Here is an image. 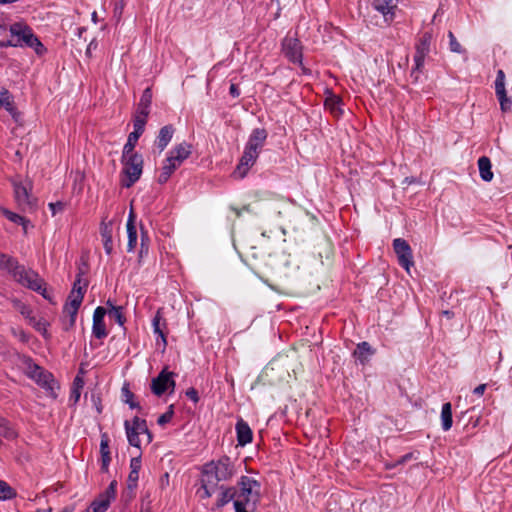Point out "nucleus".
I'll use <instances>...</instances> for the list:
<instances>
[{
  "instance_id": "f257e3e1",
  "label": "nucleus",
  "mask_w": 512,
  "mask_h": 512,
  "mask_svg": "<svg viewBox=\"0 0 512 512\" xmlns=\"http://www.w3.org/2000/svg\"><path fill=\"white\" fill-rule=\"evenodd\" d=\"M237 473L235 462L227 455L213 459L200 468V487L196 495L200 500L212 497L222 483L230 481Z\"/></svg>"
},
{
  "instance_id": "f03ea898",
  "label": "nucleus",
  "mask_w": 512,
  "mask_h": 512,
  "mask_svg": "<svg viewBox=\"0 0 512 512\" xmlns=\"http://www.w3.org/2000/svg\"><path fill=\"white\" fill-rule=\"evenodd\" d=\"M0 269L7 271L18 284L39 293L49 302H53V295L47 290L45 280L33 269H26L16 258L0 253Z\"/></svg>"
},
{
  "instance_id": "7ed1b4c3",
  "label": "nucleus",
  "mask_w": 512,
  "mask_h": 512,
  "mask_svg": "<svg viewBox=\"0 0 512 512\" xmlns=\"http://www.w3.org/2000/svg\"><path fill=\"white\" fill-rule=\"evenodd\" d=\"M235 512H254L260 501L261 484L249 476H241L236 484Z\"/></svg>"
},
{
  "instance_id": "20e7f679",
  "label": "nucleus",
  "mask_w": 512,
  "mask_h": 512,
  "mask_svg": "<svg viewBox=\"0 0 512 512\" xmlns=\"http://www.w3.org/2000/svg\"><path fill=\"white\" fill-rule=\"evenodd\" d=\"M83 273L80 271L74 281L71 292L63 307V313L69 316V327L74 326L78 310L83 302V298L88 285L87 280L82 278Z\"/></svg>"
},
{
  "instance_id": "39448f33",
  "label": "nucleus",
  "mask_w": 512,
  "mask_h": 512,
  "mask_svg": "<svg viewBox=\"0 0 512 512\" xmlns=\"http://www.w3.org/2000/svg\"><path fill=\"white\" fill-rule=\"evenodd\" d=\"M9 31L12 38H16L15 42L21 43L19 47L26 46L32 48L38 55L44 53L45 48L43 44L29 26L21 22H16L10 25Z\"/></svg>"
},
{
  "instance_id": "423d86ee",
  "label": "nucleus",
  "mask_w": 512,
  "mask_h": 512,
  "mask_svg": "<svg viewBox=\"0 0 512 512\" xmlns=\"http://www.w3.org/2000/svg\"><path fill=\"white\" fill-rule=\"evenodd\" d=\"M123 173L125 179L122 186L129 188L133 186L141 177L143 171V158L140 154L122 155Z\"/></svg>"
},
{
  "instance_id": "0eeeda50",
  "label": "nucleus",
  "mask_w": 512,
  "mask_h": 512,
  "mask_svg": "<svg viewBox=\"0 0 512 512\" xmlns=\"http://www.w3.org/2000/svg\"><path fill=\"white\" fill-rule=\"evenodd\" d=\"M175 374L169 372L164 368L157 377L151 381V391L156 396H162L166 392L172 393L175 389L176 383L174 380Z\"/></svg>"
},
{
  "instance_id": "6e6552de",
  "label": "nucleus",
  "mask_w": 512,
  "mask_h": 512,
  "mask_svg": "<svg viewBox=\"0 0 512 512\" xmlns=\"http://www.w3.org/2000/svg\"><path fill=\"white\" fill-rule=\"evenodd\" d=\"M124 427L126 430V435L128 442L131 446L140 448L141 441L139 439V435L147 432V422L144 419H140L135 416L132 420V424L129 421L124 422Z\"/></svg>"
},
{
  "instance_id": "1a4fd4ad",
  "label": "nucleus",
  "mask_w": 512,
  "mask_h": 512,
  "mask_svg": "<svg viewBox=\"0 0 512 512\" xmlns=\"http://www.w3.org/2000/svg\"><path fill=\"white\" fill-rule=\"evenodd\" d=\"M282 52L290 62L302 64V45L297 38L285 37L282 40Z\"/></svg>"
},
{
  "instance_id": "9d476101",
  "label": "nucleus",
  "mask_w": 512,
  "mask_h": 512,
  "mask_svg": "<svg viewBox=\"0 0 512 512\" xmlns=\"http://www.w3.org/2000/svg\"><path fill=\"white\" fill-rule=\"evenodd\" d=\"M393 248L397 255L399 264L409 271L410 266L413 265V256L408 242L402 238H396L393 240Z\"/></svg>"
},
{
  "instance_id": "9b49d317",
  "label": "nucleus",
  "mask_w": 512,
  "mask_h": 512,
  "mask_svg": "<svg viewBox=\"0 0 512 512\" xmlns=\"http://www.w3.org/2000/svg\"><path fill=\"white\" fill-rule=\"evenodd\" d=\"M495 93L499 100L501 110L502 111L510 110L512 102L507 97V94H506L505 74L502 70L497 71V76H496V80H495Z\"/></svg>"
},
{
  "instance_id": "f8f14e48",
  "label": "nucleus",
  "mask_w": 512,
  "mask_h": 512,
  "mask_svg": "<svg viewBox=\"0 0 512 512\" xmlns=\"http://www.w3.org/2000/svg\"><path fill=\"white\" fill-rule=\"evenodd\" d=\"M191 153L192 145L187 142H182L169 151L167 158H169V161L173 162L177 167H180Z\"/></svg>"
},
{
  "instance_id": "ddd939ff",
  "label": "nucleus",
  "mask_w": 512,
  "mask_h": 512,
  "mask_svg": "<svg viewBox=\"0 0 512 512\" xmlns=\"http://www.w3.org/2000/svg\"><path fill=\"white\" fill-rule=\"evenodd\" d=\"M259 153L258 151L250 150V148H244L243 155L236 168V173H238L241 178L245 177L249 169L255 164Z\"/></svg>"
},
{
  "instance_id": "4468645a",
  "label": "nucleus",
  "mask_w": 512,
  "mask_h": 512,
  "mask_svg": "<svg viewBox=\"0 0 512 512\" xmlns=\"http://www.w3.org/2000/svg\"><path fill=\"white\" fill-rule=\"evenodd\" d=\"M107 314V310L98 306L93 313V325L92 333L97 339H103L107 336V330L104 323V317Z\"/></svg>"
},
{
  "instance_id": "2eb2a0df",
  "label": "nucleus",
  "mask_w": 512,
  "mask_h": 512,
  "mask_svg": "<svg viewBox=\"0 0 512 512\" xmlns=\"http://www.w3.org/2000/svg\"><path fill=\"white\" fill-rule=\"evenodd\" d=\"M100 235L103 242V247L107 255H111L113 252V221L107 220V217H103L100 224Z\"/></svg>"
},
{
  "instance_id": "dca6fc26",
  "label": "nucleus",
  "mask_w": 512,
  "mask_h": 512,
  "mask_svg": "<svg viewBox=\"0 0 512 512\" xmlns=\"http://www.w3.org/2000/svg\"><path fill=\"white\" fill-rule=\"evenodd\" d=\"M29 376L40 386L52 389V383L54 382L53 375L42 367L36 364L29 366Z\"/></svg>"
},
{
  "instance_id": "f3484780",
  "label": "nucleus",
  "mask_w": 512,
  "mask_h": 512,
  "mask_svg": "<svg viewBox=\"0 0 512 512\" xmlns=\"http://www.w3.org/2000/svg\"><path fill=\"white\" fill-rule=\"evenodd\" d=\"M267 131L264 128H255L252 130L245 147L250 150L260 152L267 139Z\"/></svg>"
},
{
  "instance_id": "a211bd4d",
  "label": "nucleus",
  "mask_w": 512,
  "mask_h": 512,
  "mask_svg": "<svg viewBox=\"0 0 512 512\" xmlns=\"http://www.w3.org/2000/svg\"><path fill=\"white\" fill-rule=\"evenodd\" d=\"M15 199L20 207L32 208L34 200L30 196L28 188L22 183H14Z\"/></svg>"
},
{
  "instance_id": "6ab92c4d",
  "label": "nucleus",
  "mask_w": 512,
  "mask_h": 512,
  "mask_svg": "<svg viewBox=\"0 0 512 512\" xmlns=\"http://www.w3.org/2000/svg\"><path fill=\"white\" fill-rule=\"evenodd\" d=\"M126 231H127V238H128L127 251L134 252L136 245H137L138 234H137V229H136V225H135V214H134L133 210H131L129 213L127 223H126Z\"/></svg>"
},
{
  "instance_id": "aec40b11",
  "label": "nucleus",
  "mask_w": 512,
  "mask_h": 512,
  "mask_svg": "<svg viewBox=\"0 0 512 512\" xmlns=\"http://www.w3.org/2000/svg\"><path fill=\"white\" fill-rule=\"evenodd\" d=\"M237 441L240 446H245L252 442L253 433L248 423L243 419H239L235 426Z\"/></svg>"
},
{
  "instance_id": "412c9836",
  "label": "nucleus",
  "mask_w": 512,
  "mask_h": 512,
  "mask_svg": "<svg viewBox=\"0 0 512 512\" xmlns=\"http://www.w3.org/2000/svg\"><path fill=\"white\" fill-rule=\"evenodd\" d=\"M395 0H373L372 6L375 10L383 14L385 21L393 20L394 9L396 8Z\"/></svg>"
},
{
  "instance_id": "4be33fe9",
  "label": "nucleus",
  "mask_w": 512,
  "mask_h": 512,
  "mask_svg": "<svg viewBox=\"0 0 512 512\" xmlns=\"http://www.w3.org/2000/svg\"><path fill=\"white\" fill-rule=\"evenodd\" d=\"M375 352V349H373L368 342L363 341L357 344L356 349L353 352V356L360 362V364L365 365L369 362Z\"/></svg>"
},
{
  "instance_id": "5701e85b",
  "label": "nucleus",
  "mask_w": 512,
  "mask_h": 512,
  "mask_svg": "<svg viewBox=\"0 0 512 512\" xmlns=\"http://www.w3.org/2000/svg\"><path fill=\"white\" fill-rule=\"evenodd\" d=\"M218 491H220L217 500H216V507L222 508L226 506L231 501H236V487L234 486H226V485H220V488H218Z\"/></svg>"
},
{
  "instance_id": "b1692460",
  "label": "nucleus",
  "mask_w": 512,
  "mask_h": 512,
  "mask_svg": "<svg viewBox=\"0 0 512 512\" xmlns=\"http://www.w3.org/2000/svg\"><path fill=\"white\" fill-rule=\"evenodd\" d=\"M152 328L154 334H156L158 338H160L163 349H165L167 346L166 335L164 333V329L166 328V321L165 319L162 318V313L160 309L156 312L152 319Z\"/></svg>"
},
{
  "instance_id": "393cba45",
  "label": "nucleus",
  "mask_w": 512,
  "mask_h": 512,
  "mask_svg": "<svg viewBox=\"0 0 512 512\" xmlns=\"http://www.w3.org/2000/svg\"><path fill=\"white\" fill-rule=\"evenodd\" d=\"M174 127L172 125H165L163 126L156 138L155 145L159 149L160 152H162L167 145L170 143L173 134H174Z\"/></svg>"
},
{
  "instance_id": "a878e982",
  "label": "nucleus",
  "mask_w": 512,
  "mask_h": 512,
  "mask_svg": "<svg viewBox=\"0 0 512 512\" xmlns=\"http://www.w3.org/2000/svg\"><path fill=\"white\" fill-rule=\"evenodd\" d=\"M431 40L432 35L429 32L423 33L415 45L414 55L426 57L430 52Z\"/></svg>"
},
{
  "instance_id": "bb28decb",
  "label": "nucleus",
  "mask_w": 512,
  "mask_h": 512,
  "mask_svg": "<svg viewBox=\"0 0 512 512\" xmlns=\"http://www.w3.org/2000/svg\"><path fill=\"white\" fill-rule=\"evenodd\" d=\"M478 169L483 181L490 182L493 179L491 161L487 156H482L478 159Z\"/></svg>"
},
{
  "instance_id": "cd10ccee",
  "label": "nucleus",
  "mask_w": 512,
  "mask_h": 512,
  "mask_svg": "<svg viewBox=\"0 0 512 512\" xmlns=\"http://www.w3.org/2000/svg\"><path fill=\"white\" fill-rule=\"evenodd\" d=\"M0 106L4 107L7 112H9L13 117H15L16 108L14 106V97L5 88H2L0 90Z\"/></svg>"
},
{
  "instance_id": "c85d7f7f",
  "label": "nucleus",
  "mask_w": 512,
  "mask_h": 512,
  "mask_svg": "<svg viewBox=\"0 0 512 512\" xmlns=\"http://www.w3.org/2000/svg\"><path fill=\"white\" fill-rule=\"evenodd\" d=\"M151 103H152V90L150 87H147L141 95L136 112L149 115Z\"/></svg>"
},
{
  "instance_id": "c756f323",
  "label": "nucleus",
  "mask_w": 512,
  "mask_h": 512,
  "mask_svg": "<svg viewBox=\"0 0 512 512\" xmlns=\"http://www.w3.org/2000/svg\"><path fill=\"white\" fill-rule=\"evenodd\" d=\"M17 437V433L10 426L8 420L0 415V446L3 443V439L12 440Z\"/></svg>"
},
{
  "instance_id": "7c9ffc66",
  "label": "nucleus",
  "mask_w": 512,
  "mask_h": 512,
  "mask_svg": "<svg viewBox=\"0 0 512 512\" xmlns=\"http://www.w3.org/2000/svg\"><path fill=\"white\" fill-rule=\"evenodd\" d=\"M452 406L450 402H446L442 405L441 410V426L444 431L450 430L452 427Z\"/></svg>"
},
{
  "instance_id": "2f4dec72",
  "label": "nucleus",
  "mask_w": 512,
  "mask_h": 512,
  "mask_svg": "<svg viewBox=\"0 0 512 512\" xmlns=\"http://www.w3.org/2000/svg\"><path fill=\"white\" fill-rule=\"evenodd\" d=\"M341 103V98L333 93H329L325 99V107L329 109L335 116L342 114V109L340 108Z\"/></svg>"
},
{
  "instance_id": "473e14b6",
  "label": "nucleus",
  "mask_w": 512,
  "mask_h": 512,
  "mask_svg": "<svg viewBox=\"0 0 512 512\" xmlns=\"http://www.w3.org/2000/svg\"><path fill=\"white\" fill-rule=\"evenodd\" d=\"M177 168L178 167L173 162L169 161V158H166L158 176V182L160 184L166 183Z\"/></svg>"
},
{
  "instance_id": "72a5a7b5",
  "label": "nucleus",
  "mask_w": 512,
  "mask_h": 512,
  "mask_svg": "<svg viewBox=\"0 0 512 512\" xmlns=\"http://www.w3.org/2000/svg\"><path fill=\"white\" fill-rule=\"evenodd\" d=\"M106 304L110 307L107 311L108 316L114 319L120 326H124L126 318L123 314V308L121 306H114L110 300Z\"/></svg>"
},
{
  "instance_id": "f704fd0d",
  "label": "nucleus",
  "mask_w": 512,
  "mask_h": 512,
  "mask_svg": "<svg viewBox=\"0 0 512 512\" xmlns=\"http://www.w3.org/2000/svg\"><path fill=\"white\" fill-rule=\"evenodd\" d=\"M425 58L426 57L424 56L414 55V66L410 73V77L413 79V82H418L420 75L422 74L424 69Z\"/></svg>"
},
{
  "instance_id": "c9c22d12",
  "label": "nucleus",
  "mask_w": 512,
  "mask_h": 512,
  "mask_svg": "<svg viewBox=\"0 0 512 512\" xmlns=\"http://www.w3.org/2000/svg\"><path fill=\"white\" fill-rule=\"evenodd\" d=\"M140 137H141V134H138L137 132L132 131L128 135L127 142L123 147L122 155L129 156L131 154H137L136 152H134V148H135Z\"/></svg>"
},
{
  "instance_id": "e433bc0d",
  "label": "nucleus",
  "mask_w": 512,
  "mask_h": 512,
  "mask_svg": "<svg viewBox=\"0 0 512 512\" xmlns=\"http://www.w3.org/2000/svg\"><path fill=\"white\" fill-rule=\"evenodd\" d=\"M29 324L39 333H41L45 338L49 337L47 326L48 323L43 318H36L33 315L30 319H28Z\"/></svg>"
},
{
  "instance_id": "4c0bfd02",
  "label": "nucleus",
  "mask_w": 512,
  "mask_h": 512,
  "mask_svg": "<svg viewBox=\"0 0 512 512\" xmlns=\"http://www.w3.org/2000/svg\"><path fill=\"white\" fill-rule=\"evenodd\" d=\"M147 114H141V113H135L134 119H133V131L137 132L138 134H143L145 130V125L147 123Z\"/></svg>"
},
{
  "instance_id": "58836bf2",
  "label": "nucleus",
  "mask_w": 512,
  "mask_h": 512,
  "mask_svg": "<svg viewBox=\"0 0 512 512\" xmlns=\"http://www.w3.org/2000/svg\"><path fill=\"white\" fill-rule=\"evenodd\" d=\"M110 506V502L99 496L94 500L91 505L87 508L89 512H105Z\"/></svg>"
},
{
  "instance_id": "ea45409f",
  "label": "nucleus",
  "mask_w": 512,
  "mask_h": 512,
  "mask_svg": "<svg viewBox=\"0 0 512 512\" xmlns=\"http://www.w3.org/2000/svg\"><path fill=\"white\" fill-rule=\"evenodd\" d=\"M13 307L20 312L22 316H24L27 320L32 316V309L27 304L23 303L21 300L17 298H13L11 300Z\"/></svg>"
},
{
  "instance_id": "a19ab883",
  "label": "nucleus",
  "mask_w": 512,
  "mask_h": 512,
  "mask_svg": "<svg viewBox=\"0 0 512 512\" xmlns=\"http://www.w3.org/2000/svg\"><path fill=\"white\" fill-rule=\"evenodd\" d=\"M149 253V236L147 230L141 226V243L139 250V258L147 256Z\"/></svg>"
},
{
  "instance_id": "79ce46f5",
  "label": "nucleus",
  "mask_w": 512,
  "mask_h": 512,
  "mask_svg": "<svg viewBox=\"0 0 512 512\" xmlns=\"http://www.w3.org/2000/svg\"><path fill=\"white\" fill-rule=\"evenodd\" d=\"M3 214L5 215V217L7 219H9L11 222L15 223V224H19V225H22L23 228L26 230V226L27 224L29 223L28 220H26L24 217L14 213V212H11L7 209H4L3 210Z\"/></svg>"
},
{
  "instance_id": "37998d69",
  "label": "nucleus",
  "mask_w": 512,
  "mask_h": 512,
  "mask_svg": "<svg viewBox=\"0 0 512 512\" xmlns=\"http://www.w3.org/2000/svg\"><path fill=\"white\" fill-rule=\"evenodd\" d=\"M14 496V490L5 481L0 480V500L12 499Z\"/></svg>"
},
{
  "instance_id": "c03bdc74",
  "label": "nucleus",
  "mask_w": 512,
  "mask_h": 512,
  "mask_svg": "<svg viewBox=\"0 0 512 512\" xmlns=\"http://www.w3.org/2000/svg\"><path fill=\"white\" fill-rule=\"evenodd\" d=\"M116 487H117V482L116 480H113L109 486L106 488V490L101 493L99 496H101L102 498L106 499L108 502L111 503V501L113 499H115V496H116Z\"/></svg>"
},
{
  "instance_id": "a18cd8bd",
  "label": "nucleus",
  "mask_w": 512,
  "mask_h": 512,
  "mask_svg": "<svg viewBox=\"0 0 512 512\" xmlns=\"http://www.w3.org/2000/svg\"><path fill=\"white\" fill-rule=\"evenodd\" d=\"M448 38H449V47H450V50L452 52H455V53H462V52H464L462 46L457 41V39H456L455 35L453 34V32H451V31L448 32Z\"/></svg>"
},
{
  "instance_id": "49530a36",
  "label": "nucleus",
  "mask_w": 512,
  "mask_h": 512,
  "mask_svg": "<svg viewBox=\"0 0 512 512\" xmlns=\"http://www.w3.org/2000/svg\"><path fill=\"white\" fill-rule=\"evenodd\" d=\"M122 393L125 397V403H127L131 409L139 407L138 403L133 400L134 394L127 387L124 386L122 388Z\"/></svg>"
},
{
  "instance_id": "de8ad7c7",
  "label": "nucleus",
  "mask_w": 512,
  "mask_h": 512,
  "mask_svg": "<svg viewBox=\"0 0 512 512\" xmlns=\"http://www.w3.org/2000/svg\"><path fill=\"white\" fill-rule=\"evenodd\" d=\"M100 453H101V456H103V455H110L109 437H108V435L106 433H103L101 435Z\"/></svg>"
},
{
  "instance_id": "09e8293b",
  "label": "nucleus",
  "mask_w": 512,
  "mask_h": 512,
  "mask_svg": "<svg viewBox=\"0 0 512 512\" xmlns=\"http://www.w3.org/2000/svg\"><path fill=\"white\" fill-rule=\"evenodd\" d=\"M139 479V472L130 471L127 479L128 489L133 490L137 487V482Z\"/></svg>"
},
{
  "instance_id": "8fccbe9b",
  "label": "nucleus",
  "mask_w": 512,
  "mask_h": 512,
  "mask_svg": "<svg viewBox=\"0 0 512 512\" xmlns=\"http://www.w3.org/2000/svg\"><path fill=\"white\" fill-rule=\"evenodd\" d=\"M172 417H173V410H172V406H171L169 411L163 413L162 415H160L158 417L157 423L159 425L163 426V425L169 423L171 421Z\"/></svg>"
},
{
  "instance_id": "3c124183",
  "label": "nucleus",
  "mask_w": 512,
  "mask_h": 512,
  "mask_svg": "<svg viewBox=\"0 0 512 512\" xmlns=\"http://www.w3.org/2000/svg\"><path fill=\"white\" fill-rule=\"evenodd\" d=\"M48 206L51 210L52 216H55L57 213H60L64 210L65 204L61 201H57L49 203Z\"/></svg>"
},
{
  "instance_id": "603ef678",
  "label": "nucleus",
  "mask_w": 512,
  "mask_h": 512,
  "mask_svg": "<svg viewBox=\"0 0 512 512\" xmlns=\"http://www.w3.org/2000/svg\"><path fill=\"white\" fill-rule=\"evenodd\" d=\"M81 396V390L77 388H72L70 392L69 401L72 403V405H76L80 399Z\"/></svg>"
},
{
  "instance_id": "864d4df0",
  "label": "nucleus",
  "mask_w": 512,
  "mask_h": 512,
  "mask_svg": "<svg viewBox=\"0 0 512 512\" xmlns=\"http://www.w3.org/2000/svg\"><path fill=\"white\" fill-rule=\"evenodd\" d=\"M141 469V458L140 456L133 457L130 461V471L139 472Z\"/></svg>"
},
{
  "instance_id": "5fc2aeb1",
  "label": "nucleus",
  "mask_w": 512,
  "mask_h": 512,
  "mask_svg": "<svg viewBox=\"0 0 512 512\" xmlns=\"http://www.w3.org/2000/svg\"><path fill=\"white\" fill-rule=\"evenodd\" d=\"M111 462V456L110 455H103L101 456V471L106 473L108 472L109 465Z\"/></svg>"
},
{
  "instance_id": "6e6d98bb",
  "label": "nucleus",
  "mask_w": 512,
  "mask_h": 512,
  "mask_svg": "<svg viewBox=\"0 0 512 512\" xmlns=\"http://www.w3.org/2000/svg\"><path fill=\"white\" fill-rule=\"evenodd\" d=\"M413 458H415V457H414V454H413L412 452L407 453V454H405V455L401 456V457L396 461V463H395L394 465H391L390 467H395V466H397V465H402V464H404V463H406V462L410 461V460H411V459H413Z\"/></svg>"
},
{
  "instance_id": "4d7b16f0",
  "label": "nucleus",
  "mask_w": 512,
  "mask_h": 512,
  "mask_svg": "<svg viewBox=\"0 0 512 512\" xmlns=\"http://www.w3.org/2000/svg\"><path fill=\"white\" fill-rule=\"evenodd\" d=\"M185 394L194 403H197L199 401L198 391L195 388L187 389Z\"/></svg>"
},
{
  "instance_id": "13d9d810",
  "label": "nucleus",
  "mask_w": 512,
  "mask_h": 512,
  "mask_svg": "<svg viewBox=\"0 0 512 512\" xmlns=\"http://www.w3.org/2000/svg\"><path fill=\"white\" fill-rule=\"evenodd\" d=\"M92 401H93V404L95 406V409L97 411L98 414L102 413V404H101V399L99 396H96V395H92Z\"/></svg>"
},
{
  "instance_id": "bf43d9fd",
  "label": "nucleus",
  "mask_w": 512,
  "mask_h": 512,
  "mask_svg": "<svg viewBox=\"0 0 512 512\" xmlns=\"http://www.w3.org/2000/svg\"><path fill=\"white\" fill-rule=\"evenodd\" d=\"M12 332H13V334H14L15 336H17V337L20 339V341H22V342H24V343H25V342H28L29 337H28V335L25 333V331H24V330L16 331L15 329H12Z\"/></svg>"
},
{
  "instance_id": "052dcab7",
  "label": "nucleus",
  "mask_w": 512,
  "mask_h": 512,
  "mask_svg": "<svg viewBox=\"0 0 512 512\" xmlns=\"http://www.w3.org/2000/svg\"><path fill=\"white\" fill-rule=\"evenodd\" d=\"M19 45H21L20 42H15L14 39H11V40H6V41H1L0 42V47L1 48H6V47H19Z\"/></svg>"
},
{
  "instance_id": "680f3d73",
  "label": "nucleus",
  "mask_w": 512,
  "mask_h": 512,
  "mask_svg": "<svg viewBox=\"0 0 512 512\" xmlns=\"http://www.w3.org/2000/svg\"><path fill=\"white\" fill-rule=\"evenodd\" d=\"M83 386H84V380H83V378H82V377H80V376H76V377L74 378L72 388H77V389L82 390Z\"/></svg>"
},
{
  "instance_id": "e2e57ef3",
  "label": "nucleus",
  "mask_w": 512,
  "mask_h": 512,
  "mask_svg": "<svg viewBox=\"0 0 512 512\" xmlns=\"http://www.w3.org/2000/svg\"><path fill=\"white\" fill-rule=\"evenodd\" d=\"M487 385L486 384H480L478 385L474 390L473 393L477 396H482L486 390Z\"/></svg>"
},
{
  "instance_id": "0e129e2a",
  "label": "nucleus",
  "mask_w": 512,
  "mask_h": 512,
  "mask_svg": "<svg viewBox=\"0 0 512 512\" xmlns=\"http://www.w3.org/2000/svg\"><path fill=\"white\" fill-rule=\"evenodd\" d=\"M229 93L231 96L236 98L240 95V90L236 84H231L229 88Z\"/></svg>"
},
{
  "instance_id": "69168bd1",
  "label": "nucleus",
  "mask_w": 512,
  "mask_h": 512,
  "mask_svg": "<svg viewBox=\"0 0 512 512\" xmlns=\"http://www.w3.org/2000/svg\"><path fill=\"white\" fill-rule=\"evenodd\" d=\"M444 316H446L448 319L452 318L454 316L452 311L445 310L442 312Z\"/></svg>"
},
{
  "instance_id": "338daca9",
  "label": "nucleus",
  "mask_w": 512,
  "mask_h": 512,
  "mask_svg": "<svg viewBox=\"0 0 512 512\" xmlns=\"http://www.w3.org/2000/svg\"><path fill=\"white\" fill-rule=\"evenodd\" d=\"M143 434H145L147 436V443H150L152 441V434L151 432L149 431V429L147 428V432H144Z\"/></svg>"
},
{
  "instance_id": "774afa93",
  "label": "nucleus",
  "mask_w": 512,
  "mask_h": 512,
  "mask_svg": "<svg viewBox=\"0 0 512 512\" xmlns=\"http://www.w3.org/2000/svg\"><path fill=\"white\" fill-rule=\"evenodd\" d=\"M73 509L70 508V507H65L64 509H62L60 512H72Z\"/></svg>"
}]
</instances>
